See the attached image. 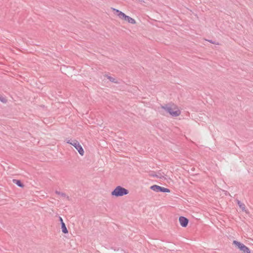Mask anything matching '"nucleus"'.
<instances>
[{
	"label": "nucleus",
	"instance_id": "obj_4",
	"mask_svg": "<svg viewBox=\"0 0 253 253\" xmlns=\"http://www.w3.org/2000/svg\"><path fill=\"white\" fill-rule=\"evenodd\" d=\"M113 11H114V13L117 14L119 17L122 19H123L129 23L134 24L136 23L135 20L132 18L131 17L126 15L123 12L119 10L118 9H115L114 8H112Z\"/></svg>",
	"mask_w": 253,
	"mask_h": 253
},
{
	"label": "nucleus",
	"instance_id": "obj_16",
	"mask_svg": "<svg viewBox=\"0 0 253 253\" xmlns=\"http://www.w3.org/2000/svg\"><path fill=\"white\" fill-rule=\"evenodd\" d=\"M17 184H18L19 186H21V185L20 184V182L19 181H18L17 182Z\"/></svg>",
	"mask_w": 253,
	"mask_h": 253
},
{
	"label": "nucleus",
	"instance_id": "obj_17",
	"mask_svg": "<svg viewBox=\"0 0 253 253\" xmlns=\"http://www.w3.org/2000/svg\"><path fill=\"white\" fill-rule=\"evenodd\" d=\"M233 244H235V245H237V242L236 241H233Z\"/></svg>",
	"mask_w": 253,
	"mask_h": 253
},
{
	"label": "nucleus",
	"instance_id": "obj_2",
	"mask_svg": "<svg viewBox=\"0 0 253 253\" xmlns=\"http://www.w3.org/2000/svg\"><path fill=\"white\" fill-rule=\"evenodd\" d=\"M250 212L247 206L243 203L238 202V214L240 218H246L249 216Z\"/></svg>",
	"mask_w": 253,
	"mask_h": 253
},
{
	"label": "nucleus",
	"instance_id": "obj_5",
	"mask_svg": "<svg viewBox=\"0 0 253 253\" xmlns=\"http://www.w3.org/2000/svg\"><path fill=\"white\" fill-rule=\"evenodd\" d=\"M73 146L76 148V149L78 151L79 153L81 156H83L84 151L78 141L77 140H74Z\"/></svg>",
	"mask_w": 253,
	"mask_h": 253
},
{
	"label": "nucleus",
	"instance_id": "obj_13",
	"mask_svg": "<svg viewBox=\"0 0 253 253\" xmlns=\"http://www.w3.org/2000/svg\"><path fill=\"white\" fill-rule=\"evenodd\" d=\"M73 141H74V140H68L67 142L69 144H71L72 145H73Z\"/></svg>",
	"mask_w": 253,
	"mask_h": 253
},
{
	"label": "nucleus",
	"instance_id": "obj_6",
	"mask_svg": "<svg viewBox=\"0 0 253 253\" xmlns=\"http://www.w3.org/2000/svg\"><path fill=\"white\" fill-rule=\"evenodd\" d=\"M238 249L241 253H251L250 249L242 243H238Z\"/></svg>",
	"mask_w": 253,
	"mask_h": 253
},
{
	"label": "nucleus",
	"instance_id": "obj_10",
	"mask_svg": "<svg viewBox=\"0 0 253 253\" xmlns=\"http://www.w3.org/2000/svg\"><path fill=\"white\" fill-rule=\"evenodd\" d=\"M160 192L169 193L170 190L168 188L160 186Z\"/></svg>",
	"mask_w": 253,
	"mask_h": 253
},
{
	"label": "nucleus",
	"instance_id": "obj_1",
	"mask_svg": "<svg viewBox=\"0 0 253 253\" xmlns=\"http://www.w3.org/2000/svg\"><path fill=\"white\" fill-rule=\"evenodd\" d=\"M161 108L169 113L172 117H177L180 114V111L177 106L172 103H169L164 105H161Z\"/></svg>",
	"mask_w": 253,
	"mask_h": 253
},
{
	"label": "nucleus",
	"instance_id": "obj_9",
	"mask_svg": "<svg viewBox=\"0 0 253 253\" xmlns=\"http://www.w3.org/2000/svg\"><path fill=\"white\" fill-rule=\"evenodd\" d=\"M61 229H62V232L64 233H65V234L68 233V230L66 227L65 224L64 223H62V224L61 225Z\"/></svg>",
	"mask_w": 253,
	"mask_h": 253
},
{
	"label": "nucleus",
	"instance_id": "obj_8",
	"mask_svg": "<svg viewBox=\"0 0 253 253\" xmlns=\"http://www.w3.org/2000/svg\"><path fill=\"white\" fill-rule=\"evenodd\" d=\"M151 189L156 192H160V186L158 185H153L150 187Z\"/></svg>",
	"mask_w": 253,
	"mask_h": 253
},
{
	"label": "nucleus",
	"instance_id": "obj_7",
	"mask_svg": "<svg viewBox=\"0 0 253 253\" xmlns=\"http://www.w3.org/2000/svg\"><path fill=\"white\" fill-rule=\"evenodd\" d=\"M179 221L181 226L185 227L187 226L189 220L185 217L180 216L179 218Z\"/></svg>",
	"mask_w": 253,
	"mask_h": 253
},
{
	"label": "nucleus",
	"instance_id": "obj_15",
	"mask_svg": "<svg viewBox=\"0 0 253 253\" xmlns=\"http://www.w3.org/2000/svg\"><path fill=\"white\" fill-rule=\"evenodd\" d=\"M60 221H61V224H62V223H64L61 217H60Z\"/></svg>",
	"mask_w": 253,
	"mask_h": 253
},
{
	"label": "nucleus",
	"instance_id": "obj_12",
	"mask_svg": "<svg viewBox=\"0 0 253 253\" xmlns=\"http://www.w3.org/2000/svg\"><path fill=\"white\" fill-rule=\"evenodd\" d=\"M0 100L3 103H5L6 102V99L2 96H0Z\"/></svg>",
	"mask_w": 253,
	"mask_h": 253
},
{
	"label": "nucleus",
	"instance_id": "obj_3",
	"mask_svg": "<svg viewBox=\"0 0 253 253\" xmlns=\"http://www.w3.org/2000/svg\"><path fill=\"white\" fill-rule=\"evenodd\" d=\"M129 193V191L127 189L121 186H117L111 192V195L113 197H122L125 195H126Z\"/></svg>",
	"mask_w": 253,
	"mask_h": 253
},
{
	"label": "nucleus",
	"instance_id": "obj_14",
	"mask_svg": "<svg viewBox=\"0 0 253 253\" xmlns=\"http://www.w3.org/2000/svg\"><path fill=\"white\" fill-rule=\"evenodd\" d=\"M210 42L211 43H213V44H217L215 42H213L211 40H209L208 41Z\"/></svg>",
	"mask_w": 253,
	"mask_h": 253
},
{
	"label": "nucleus",
	"instance_id": "obj_11",
	"mask_svg": "<svg viewBox=\"0 0 253 253\" xmlns=\"http://www.w3.org/2000/svg\"><path fill=\"white\" fill-rule=\"evenodd\" d=\"M107 79H109L110 80V81H111V82L117 83L115 79L111 76H107Z\"/></svg>",
	"mask_w": 253,
	"mask_h": 253
},
{
	"label": "nucleus",
	"instance_id": "obj_18",
	"mask_svg": "<svg viewBox=\"0 0 253 253\" xmlns=\"http://www.w3.org/2000/svg\"><path fill=\"white\" fill-rule=\"evenodd\" d=\"M139 1H142V0H138Z\"/></svg>",
	"mask_w": 253,
	"mask_h": 253
}]
</instances>
